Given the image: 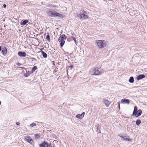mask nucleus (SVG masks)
<instances>
[{"label":"nucleus","instance_id":"obj_1","mask_svg":"<svg viewBox=\"0 0 147 147\" xmlns=\"http://www.w3.org/2000/svg\"><path fill=\"white\" fill-rule=\"evenodd\" d=\"M47 14L49 17H61L62 16V14L59 13L54 10H50L49 11L47 12Z\"/></svg>","mask_w":147,"mask_h":147},{"label":"nucleus","instance_id":"obj_34","mask_svg":"<svg viewBox=\"0 0 147 147\" xmlns=\"http://www.w3.org/2000/svg\"><path fill=\"white\" fill-rule=\"evenodd\" d=\"M2 49H1V47L0 46V51Z\"/></svg>","mask_w":147,"mask_h":147},{"label":"nucleus","instance_id":"obj_33","mask_svg":"<svg viewBox=\"0 0 147 147\" xmlns=\"http://www.w3.org/2000/svg\"><path fill=\"white\" fill-rule=\"evenodd\" d=\"M118 106H119V108H120V103L119 102L118 103Z\"/></svg>","mask_w":147,"mask_h":147},{"label":"nucleus","instance_id":"obj_23","mask_svg":"<svg viewBox=\"0 0 147 147\" xmlns=\"http://www.w3.org/2000/svg\"><path fill=\"white\" fill-rule=\"evenodd\" d=\"M72 38H73L74 41L75 42V43H76V36L75 35H73L71 37Z\"/></svg>","mask_w":147,"mask_h":147},{"label":"nucleus","instance_id":"obj_5","mask_svg":"<svg viewBox=\"0 0 147 147\" xmlns=\"http://www.w3.org/2000/svg\"><path fill=\"white\" fill-rule=\"evenodd\" d=\"M67 37L65 34H62L60 36L59 39L58 41L60 42V45L61 47H62L65 42L64 40H65Z\"/></svg>","mask_w":147,"mask_h":147},{"label":"nucleus","instance_id":"obj_22","mask_svg":"<svg viewBox=\"0 0 147 147\" xmlns=\"http://www.w3.org/2000/svg\"><path fill=\"white\" fill-rule=\"evenodd\" d=\"M141 122V121L140 119H138L136 121V124L137 125H139Z\"/></svg>","mask_w":147,"mask_h":147},{"label":"nucleus","instance_id":"obj_21","mask_svg":"<svg viewBox=\"0 0 147 147\" xmlns=\"http://www.w3.org/2000/svg\"><path fill=\"white\" fill-rule=\"evenodd\" d=\"M37 69V67L36 66H34V67L31 70V73H32Z\"/></svg>","mask_w":147,"mask_h":147},{"label":"nucleus","instance_id":"obj_25","mask_svg":"<svg viewBox=\"0 0 147 147\" xmlns=\"http://www.w3.org/2000/svg\"><path fill=\"white\" fill-rule=\"evenodd\" d=\"M36 125V123H32V124H31L30 125V126L31 127H34V126H35Z\"/></svg>","mask_w":147,"mask_h":147},{"label":"nucleus","instance_id":"obj_19","mask_svg":"<svg viewBox=\"0 0 147 147\" xmlns=\"http://www.w3.org/2000/svg\"><path fill=\"white\" fill-rule=\"evenodd\" d=\"M134 78L133 77H130L129 80V82L130 83H132L134 82Z\"/></svg>","mask_w":147,"mask_h":147},{"label":"nucleus","instance_id":"obj_27","mask_svg":"<svg viewBox=\"0 0 147 147\" xmlns=\"http://www.w3.org/2000/svg\"><path fill=\"white\" fill-rule=\"evenodd\" d=\"M50 7H56V6L54 5H51V6H50Z\"/></svg>","mask_w":147,"mask_h":147},{"label":"nucleus","instance_id":"obj_20","mask_svg":"<svg viewBox=\"0 0 147 147\" xmlns=\"http://www.w3.org/2000/svg\"><path fill=\"white\" fill-rule=\"evenodd\" d=\"M137 111V108L136 106H135L134 107V109L133 112V113L132 115H134V114Z\"/></svg>","mask_w":147,"mask_h":147},{"label":"nucleus","instance_id":"obj_7","mask_svg":"<svg viewBox=\"0 0 147 147\" xmlns=\"http://www.w3.org/2000/svg\"><path fill=\"white\" fill-rule=\"evenodd\" d=\"M49 144L48 142L44 141L42 142L41 143L39 144V146L40 147H46Z\"/></svg>","mask_w":147,"mask_h":147},{"label":"nucleus","instance_id":"obj_10","mask_svg":"<svg viewBox=\"0 0 147 147\" xmlns=\"http://www.w3.org/2000/svg\"><path fill=\"white\" fill-rule=\"evenodd\" d=\"M142 113V111L141 109L138 110L135 114L134 115L136 117L140 116Z\"/></svg>","mask_w":147,"mask_h":147},{"label":"nucleus","instance_id":"obj_31","mask_svg":"<svg viewBox=\"0 0 147 147\" xmlns=\"http://www.w3.org/2000/svg\"><path fill=\"white\" fill-rule=\"evenodd\" d=\"M46 147H53L52 146H51L50 144H49L48 146H47Z\"/></svg>","mask_w":147,"mask_h":147},{"label":"nucleus","instance_id":"obj_16","mask_svg":"<svg viewBox=\"0 0 147 147\" xmlns=\"http://www.w3.org/2000/svg\"><path fill=\"white\" fill-rule=\"evenodd\" d=\"M120 137L123 138L122 139V140H125V141H131V139L129 138H126L124 137H123L121 136H120Z\"/></svg>","mask_w":147,"mask_h":147},{"label":"nucleus","instance_id":"obj_32","mask_svg":"<svg viewBox=\"0 0 147 147\" xmlns=\"http://www.w3.org/2000/svg\"><path fill=\"white\" fill-rule=\"evenodd\" d=\"M3 7L4 8H5L6 7V4H4L3 5Z\"/></svg>","mask_w":147,"mask_h":147},{"label":"nucleus","instance_id":"obj_29","mask_svg":"<svg viewBox=\"0 0 147 147\" xmlns=\"http://www.w3.org/2000/svg\"><path fill=\"white\" fill-rule=\"evenodd\" d=\"M17 65L18 66H20L21 65V64L20 63H17Z\"/></svg>","mask_w":147,"mask_h":147},{"label":"nucleus","instance_id":"obj_26","mask_svg":"<svg viewBox=\"0 0 147 147\" xmlns=\"http://www.w3.org/2000/svg\"><path fill=\"white\" fill-rule=\"evenodd\" d=\"M46 39L48 41L50 40V36L49 35H47L46 37Z\"/></svg>","mask_w":147,"mask_h":147},{"label":"nucleus","instance_id":"obj_24","mask_svg":"<svg viewBox=\"0 0 147 147\" xmlns=\"http://www.w3.org/2000/svg\"><path fill=\"white\" fill-rule=\"evenodd\" d=\"M34 137L35 138L38 139L40 136L38 134H35L34 135Z\"/></svg>","mask_w":147,"mask_h":147},{"label":"nucleus","instance_id":"obj_17","mask_svg":"<svg viewBox=\"0 0 147 147\" xmlns=\"http://www.w3.org/2000/svg\"><path fill=\"white\" fill-rule=\"evenodd\" d=\"M22 22H21L20 23V24L21 25H25L28 22V20H22Z\"/></svg>","mask_w":147,"mask_h":147},{"label":"nucleus","instance_id":"obj_6","mask_svg":"<svg viewBox=\"0 0 147 147\" xmlns=\"http://www.w3.org/2000/svg\"><path fill=\"white\" fill-rule=\"evenodd\" d=\"M25 138L28 142L31 144H32L33 142V140L29 136H26Z\"/></svg>","mask_w":147,"mask_h":147},{"label":"nucleus","instance_id":"obj_14","mask_svg":"<svg viewBox=\"0 0 147 147\" xmlns=\"http://www.w3.org/2000/svg\"><path fill=\"white\" fill-rule=\"evenodd\" d=\"M145 77V75L143 74H141L139 75L137 78V79L138 80H139L141 79L144 78Z\"/></svg>","mask_w":147,"mask_h":147},{"label":"nucleus","instance_id":"obj_11","mask_svg":"<svg viewBox=\"0 0 147 147\" xmlns=\"http://www.w3.org/2000/svg\"><path fill=\"white\" fill-rule=\"evenodd\" d=\"M130 102L129 100V99L124 98L121 100V103H125L129 104Z\"/></svg>","mask_w":147,"mask_h":147},{"label":"nucleus","instance_id":"obj_15","mask_svg":"<svg viewBox=\"0 0 147 147\" xmlns=\"http://www.w3.org/2000/svg\"><path fill=\"white\" fill-rule=\"evenodd\" d=\"M2 51L3 55H5L7 53V51L6 48L5 47L3 48L2 49Z\"/></svg>","mask_w":147,"mask_h":147},{"label":"nucleus","instance_id":"obj_30","mask_svg":"<svg viewBox=\"0 0 147 147\" xmlns=\"http://www.w3.org/2000/svg\"><path fill=\"white\" fill-rule=\"evenodd\" d=\"M16 124L18 125H20V123L18 122L16 123Z\"/></svg>","mask_w":147,"mask_h":147},{"label":"nucleus","instance_id":"obj_13","mask_svg":"<svg viewBox=\"0 0 147 147\" xmlns=\"http://www.w3.org/2000/svg\"><path fill=\"white\" fill-rule=\"evenodd\" d=\"M31 73V72H30L29 71H27V70H26V72L24 71V72L23 74L25 77H27L30 75Z\"/></svg>","mask_w":147,"mask_h":147},{"label":"nucleus","instance_id":"obj_28","mask_svg":"<svg viewBox=\"0 0 147 147\" xmlns=\"http://www.w3.org/2000/svg\"><path fill=\"white\" fill-rule=\"evenodd\" d=\"M32 61H36V59L35 58H32Z\"/></svg>","mask_w":147,"mask_h":147},{"label":"nucleus","instance_id":"obj_3","mask_svg":"<svg viewBox=\"0 0 147 147\" xmlns=\"http://www.w3.org/2000/svg\"><path fill=\"white\" fill-rule=\"evenodd\" d=\"M77 16L80 19H86L88 18L87 12L83 10H80V13L77 14Z\"/></svg>","mask_w":147,"mask_h":147},{"label":"nucleus","instance_id":"obj_35","mask_svg":"<svg viewBox=\"0 0 147 147\" xmlns=\"http://www.w3.org/2000/svg\"><path fill=\"white\" fill-rule=\"evenodd\" d=\"M1 104V102L0 101V105Z\"/></svg>","mask_w":147,"mask_h":147},{"label":"nucleus","instance_id":"obj_8","mask_svg":"<svg viewBox=\"0 0 147 147\" xmlns=\"http://www.w3.org/2000/svg\"><path fill=\"white\" fill-rule=\"evenodd\" d=\"M102 102L105 105L106 107H108L110 103V102L107 100L103 99Z\"/></svg>","mask_w":147,"mask_h":147},{"label":"nucleus","instance_id":"obj_12","mask_svg":"<svg viewBox=\"0 0 147 147\" xmlns=\"http://www.w3.org/2000/svg\"><path fill=\"white\" fill-rule=\"evenodd\" d=\"M85 113L84 112H83L81 114H78L76 115V117L78 119H81L83 118L84 115Z\"/></svg>","mask_w":147,"mask_h":147},{"label":"nucleus","instance_id":"obj_9","mask_svg":"<svg viewBox=\"0 0 147 147\" xmlns=\"http://www.w3.org/2000/svg\"><path fill=\"white\" fill-rule=\"evenodd\" d=\"M18 55L20 57H25L26 55V53L24 52L19 51L18 53Z\"/></svg>","mask_w":147,"mask_h":147},{"label":"nucleus","instance_id":"obj_18","mask_svg":"<svg viewBox=\"0 0 147 147\" xmlns=\"http://www.w3.org/2000/svg\"><path fill=\"white\" fill-rule=\"evenodd\" d=\"M41 52L43 56V57L45 58H46L47 57V54L44 52L43 51L41 50Z\"/></svg>","mask_w":147,"mask_h":147},{"label":"nucleus","instance_id":"obj_4","mask_svg":"<svg viewBox=\"0 0 147 147\" xmlns=\"http://www.w3.org/2000/svg\"><path fill=\"white\" fill-rule=\"evenodd\" d=\"M96 42L99 49L103 48L105 47L106 45V41L103 40H97Z\"/></svg>","mask_w":147,"mask_h":147},{"label":"nucleus","instance_id":"obj_2","mask_svg":"<svg viewBox=\"0 0 147 147\" xmlns=\"http://www.w3.org/2000/svg\"><path fill=\"white\" fill-rule=\"evenodd\" d=\"M89 73L92 75H99L102 73L100 68L97 67H94L92 68L89 71Z\"/></svg>","mask_w":147,"mask_h":147}]
</instances>
